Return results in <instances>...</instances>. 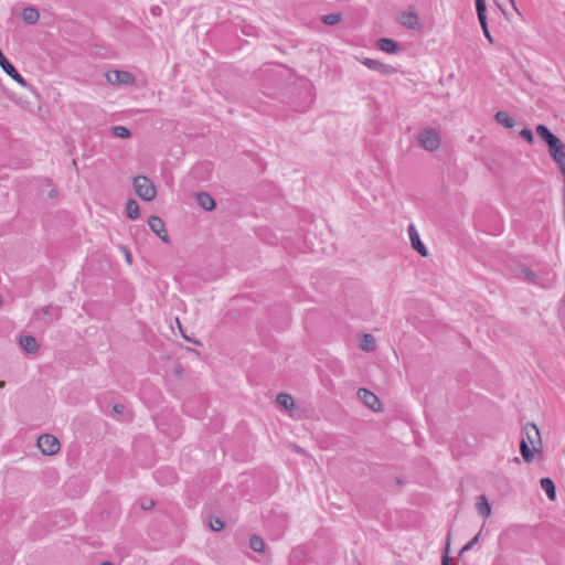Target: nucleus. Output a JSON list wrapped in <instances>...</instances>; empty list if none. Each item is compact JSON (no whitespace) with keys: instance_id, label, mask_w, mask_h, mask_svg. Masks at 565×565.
<instances>
[{"instance_id":"f257e3e1","label":"nucleus","mask_w":565,"mask_h":565,"mask_svg":"<svg viewBox=\"0 0 565 565\" xmlns=\"http://www.w3.org/2000/svg\"><path fill=\"white\" fill-rule=\"evenodd\" d=\"M524 438L520 443V451L525 462H532L534 459V450L536 445H541V434L533 423H527L523 427Z\"/></svg>"},{"instance_id":"f03ea898","label":"nucleus","mask_w":565,"mask_h":565,"mask_svg":"<svg viewBox=\"0 0 565 565\" xmlns=\"http://www.w3.org/2000/svg\"><path fill=\"white\" fill-rule=\"evenodd\" d=\"M417 142L427 151H436L441 143L439 132L434 128H425L417 135Z\"/></svg>"},{"instance_id":"7ed1b4c3","label":"nucleus","mask_w":565,"mask_h":565,"mask_svg":"<svg viewBox=\"0 0 565 565\" xmlns=\"http://www.w3.org/2000/svg\"><path fill=\"white\" fill-rule=\"evenodd\" d=\"M134 188L137 195L143 201L149 202L156 198V188L152 181L145 175H138L134 179Z\"/></svg>"},{"instance_id":"20e7f679","label":"nucleus","mask_w":565,"mask_h":565,"mask_svg":"<svg viewBox=\"0 0 565 565\" xmlns=\"http://www.w3.org/2000/svg\"><path fill=\"white\" fill-rule=\"evenodd\" d=\"M38 447L44 455H55L60 451L58 439L51 434H43L38 438Z\"/></svg>"},{"instance_id":"39448f33","label":"nucleus","mask_w":565,"mask_h":565,"mask_svg":"<svg viewBox=\"0 0 565 565\" xmlns=\"http://www.w3.org/2000/svg\"><path fill=\"white\" fill-rule=\"evenodd\" d=\"M34 316L38 321H42L43 326L47 327L61 318V308L53 305L44 306Z\"/></svg>"},{"instance_id":"423d86ee","label":"nucleus","mask_w":565,"mask_h":565,"mask_svg":"<svg viewBox=\"0 0 565 565\" xmlns=\"http://www.w3.org/2000/svg\"><path fill=\"white\" fill-rule=\"evenodd\" d=\"M106 78L113 85H132L135 83V76L127 71H111L106 74Z\"/></svg>"},{"instance_id":"0eeeda50","label":"nucleus","mask_w":565,"mask_h":565,"mask_svg":"<svg viewBox=\"0 0 565 565\" xmlns=\"http://www.w3.org/2000/svg\"><path fill=\"white\" fill-rule=\"evenodd\" d=\"M360 62L372 71H376L382 75H392L396 72V68L390 64H384L377 60L370 57H363Z\"/></svg>"},{"instance_id":"6e6552de","label":"nucleus","mask_w":565,"mask_h":565,"mask_svg":"<svg viewBox=\"0 0 565 565\" xmlns=\"http://www.w3.org/2000/svg\"><path fill=\"white\" fill-rule=\"evenodd\" d=\"M148 225H149L150 230L161 238L162 242H164V243L169 242V236L164 228V223L159 216H156V215L150 216L148 220Z\"/></svg>"},{"instance_id":"1a4fd4ad","label":"nucleus","mask_w":565,"mask_h":565,"mask_svg":"<svg viewBox=\"0 0 565 565\" xmlns=\"http://www.w3.org/2000/svg\"><path fill=\"white\" fill-rule=\"evenodd\" d=\"M360 399L364 403L365 406L373 411H377L381 407V402L379 397L366 388H360L358 392Z\"/></svg>"},{"instance_id":"9d476101","label":"nucleus","mask_w":565,"mask_h":565,"mask_svg":"<svg viewBox=\"0 0 565 565\" xmlns=\"http://www.w3.org/2000/svg\"><path fill=\"white\" fill-rule=\"evenodd\" d=\"M408 234H409V239H411V243H412V246L413 248L420 255V256H427L428 252H427V248L426 246L423 244V242L420 241V237H419V234L416 230V227L411 224L408 226Z\"/></svg>"},{"instance_id":"9b49d317","label":"nucleus","mask_w":565,"mask_h":565,"mask_svg":"<svg viewBox=\"0 0 565 565\" xmlns=\"http://www.w3.org/2000/svg\"><path fill=\"white\" fill-rule=\"evenodd\" d=\"M550 156L554 161H559V158L565 154V145L558 137L547 142Z\"/></svg>"},{"instance_id":"f8f14e48","label":"nucleus","mask_w":565,"mask_h":565,"mask_svg":"<svg viewBox=\"0 0 565 565\" xmlns=\"http://www.w3.org/2000/svg\"><path fill=\"white\" fill-rule=\"evenodd\" d=\"M399 23L407 29L415 30L419 26V18L416 12H403L399 17Z\"/></svg>"},{"instance_id":"ddd939ff","label":"nucleus","mask_w":565,"mask_h":565,"mask_svg":"<svg viewBox=\"0 0 565 565\" xmlns=\"http://www.w3.org/2000/svg\"><path fill=\"white\" fill-rule=\"evenodd\" d=\"M19 343H20L21 348L26 353H31V354L36 353L39 350V343L33 335H30V334L21 335L19 339Z\"/></svg>"},{"instance_id":"4468645a","label":"nucleus","mask_w":565,"mask_h":565,"mask_svg":"<svg viewBox=\"0 0 565 565\" xmlns=\"http://www.w3.org/2000/svg\"><path fill=\"white\" fill-rule=\"evenodd\" d=\"M476 10H477L478 20L481 25L483 35L490 43H493V39H492L491 33L488 28L486 6L478 7V8H476Z\"/></svg>"},{"instance_id":"2eb2a0df","label":"nucleus","mask_w":565,"mask_h":565,"mask_svg":"<svg viewBox=\"0 0 565 565\" xmlns=\"http://www.w3.org/2000/svg\"><path fill=\"white\" fill-rule=\"evenodd\" d=\"M154 477H156L157 481L162 484L163 483H172L177 479V475H175L174 470L171 468H168V467L158 469L154 472Z\"/></svg>"},{"instance_id":"dca6fc26","label":"nucleus","mask_w":565,"mask_h":565,"mask_svg":"<svg viewBox=\"0 0 565 565\" xmlns=\"http://www.w3.org/2000/svg\"><path fill=\"white\" fill-rule=\"evenodd\" d=\"M377 45L382 51L388 54H395L401 51L399 44L387 38L380 39Z\"/></svg>"},{"instance_id":"f3484780","label":"nucleus","mask_w":565,"mask_h":565,"mask_svg":"<svg viewBox=\"0 0 565 565\" xmlns=\"http://www.w3.org/2000/svg\"><path fill=\"white\" fill-rule=\"evenodd\" d=\"M198 204L205 211H212L215 207L214 199L206 192H200L196 195Z\"/></svg>"},{"instance_id":"a211bd4d","label":"nucleus","mask_w":565,"mask_h":565,"mask_svg":"<svg viewBox=\"0 0 565 565\" xmlns=\"http://www.w3.org/2000/svg\"><path fill=\"white\" fill-rule=\"evenodd\" d=\"M541 488L545 491L547 498L550 500H554L556 498V489L554 481L551 478H542L540 480Z\"/></svg>"},{"instance_id":"6ab92c4d","label":"nucleus","mask_w":565,"mask_h":565,"mask_svg":"<svg viewBox=\"0 0 565 565\" xmlns=\"http://www.w3.org/2000/svg\"><path fill=\"white\" fill-rule=\"evenodd\" d=\"M494 119L500 125L504 126L505 128H513L514 127V119L504 110H499L494 115Z\"/></svg>"},{"instance_id":"aec40b11","label":"nucleus","mask_w":565,"mask_h":565,"mask_svg":"<svg viewBox=\"0 0 565 565\" xmlns=\"http://www.w3.org/2000/svg\"><path fill=\"white\" fill-rule=\"evenodd\" d=\"M478 513L483 518H489L491 514V507L486 495H480L476 504Z\"/></svg>"},{"instance_id":"412c9836","label":"nucleus","mask_w":565,"mask_h":565,"mask_svg":"<svg viewBox=\"0 0 565 565\" xmlns=\"http://www.w3.org/2000/svg\"><path fill=\"white\" fill-rule=\"evenodd\" d=\"M39 11L33 7H28L22 11V19L29 24H35L39 21Z\"/></svg>"},{"instance_id":"4be33fe9","label":"nucleus","mask_w":565,"mask_h":565,"mask_svg":"<svg viewBox=\"0 0 565 565\" xmlns=\"http://www.w3.org/2000/svg\"><path fill=\"white\" fill-rule=\"evenodd\" d=\"M360 348L365 352H373L376 349L375 338L372 334H364Z\"/></svg>"},{"instance_id":"5701e85b","label":"nucleus","mask_w":565,"mask_h":565,"mask_svg":"<svg viewBox=\"0 0 565 565\" xmlns=\"http://www.w3.org/2000/svg\"><path fill=\"white\" fill-rule=\"evenodd\" d=\"M126 212H127V216L130 218V220H137L139 216H140V209H139V205L138 203L130 199L128 200L127 204H126Z\"/></svg>"},{"instance_id":"b1692460","label":"nucleus","mask_w":565,"mask_h":565,"mask_svg":"<svg viewBox=\"0 0 565 565\" xmlns=\"http://www.w3.org/2000/svg\"><path fill=\"white\" fill-rule=\"evenodd\" d=\"M277 403L285 409H291L295 406V401L291 395L286 393H279L277 395Z\"/></svg>"},{"instance_id":"393cba45","label":"nucleus","mask_w":565,"mask_h":565,"mask_svg":"<svg viewBox=\"0 0 565 565\" xmlns=\"http://www.w3.org/2000/svg\"><path fill=\"white\" fill-rule=\"evenodd\" d=\"M536 134L546 143L556 137L545 125H537Z\"/></svg>"},{"instance_id":"a878e982","label":"nucleus","mask_w":565,"mask_h":565,"mask_svg":"<svg viewBox=\"0 0 565 565\" xmlns=\"http://www.w3.org/2000/svg\"><path fill=\"white\" fill-rule=\"evenodd\" d=\"M249 546L253 551L262 553L264 552L266 544L260 536L252 535L249 537Z\"/></svg>"},{"instance_id":"bb28decb","label":"nucleus","mask_w":565,"mask_h":565,"mask_svg":"<svg viewBox=\"0 0 565 565\" xmlns=\"http://www.w3.org/2000/svg\"><path fill=\"white\" fill-rule=\"evenodd\" d=\"M111 132L115 137L127 139L131 137L130 130L125 126H114L111 127Z\"/></svg>"},{"instance_id":"cd10ccee","label":"nucleus","mask_w":565,"mask_h":565,"mask_svg":"<svg viewBox=\"0 0 565 565\" xmlns=\"http://www.w3.org/2000/svg\"><path fill=\"white\" fill-rule=\"evenodd\" d=\"M340 13H329L322 17V22L327 25H335L341 21Z\"/></svg>"},{"instance_id":"c85d7f7f","label":"nucleus","mask_w":565,"mask_h":565,"mask_svg":"<svg viewBox=\"0 0 565 565\" xmlns=\"http://www.w3.org/2000/svg\"><path fill=\"white\" fill-rule=\"evenodd\" d=\"M481 532H479L478 534H476L470 541H468L463 546L462 548L460 550V554L467 552V551H470L471 548H473V546L478 543L479 541V536H480Z\"/></svg>"},{"instance_id":"c756f323","label":"nucleus","mask_w":565,"mask_h":565,"mask_svg":"<svg viewBox=\"0 0 565 565\" xmlns=\"http://www.w3.org/2000/svg\"><path fill=\"white\" fill-rule=\"evenodd\" d=\"M225 523L220 518H214L210 521V526L213 531H221Z\"/></svg>"},{"instance_id":"7c9ffc66","label":"nucleus","mask_w":565,"mask_h":565,"mask_svg":"<svg viewBox=\"0 0 565 565\" xmlns=\"http://www.w3.org/2000/svg\"><path fill=\"white\" fill-rule=\"evenodd\" d=\"M520 136L522 139L526 140L529 143L534 141L533 132L529 128H524L520 131Z\"/></svg>"},{"instance_id":"2f4dec72","label":"nucleus","mask_w":565,"mask_h":565,"mask_svg":"<svg viewBox=\"0 0 565 565\" xmlns=\"http://www.w3.org/2000/svg\"><path fill=\"white\" fill-rule=\"evenodd\" d=\"M561 170V172L565 175V154L559 158V161H555Z\"/></svg>"},{"instance_id":"473e14b6","label":"nucleus","mask_w":565,"mask_h":565,"mask_svg":"<svg viewBox=\"0 0 565 565\" xmlns=\"http://www.w3.org/2000/svg\"><path fill=\"white\" fill-rule=\"evenodd\" d=\"M113 411L116 413V414H122L125 412V406L121 405V404H114L113 406Z\"/></svg>"},{"instance_id":"72a5a7b5","label":"nucleus","mask_w":565,"mask_h":565,"mask_svg":"<svg viewBox=\"0 0 565 565\" xmlns=\"http://www.w3.org/2000/svg\"><path fill=\"white\" fill-rule=\"evenodd\" d=\"M154 505L153 500H148L141 503L143 510H150Z\"/></svg>"},{"instance_id":"f704fd0d","label":"nucleus","mask_w":565,"mask_h":565,"mask_svg":"<svg viewBox=\"0 0 565 565\" xmlns=\"http://www.w3.org/2000/svg\"><path fill=\"white\" fill-rule=\"evenodd\" d=\"M124 252H125L126 262L128 264H132V256H131L130 252L127 248H124Z\"/></svg>"},{"instance_id":"c9c22d12","label":"nucleus","mask_w":565,"mask_h":565,"mask_svg":"<svg viewBox=\"0 0 565 565\" xmlns=\"http://www.w3.org/2000/svg\"><path fill=\"white\" fill-rule=\"evenodd\" d=\"M486 6V0H476V8Z\"/></svg>"},{"instance_id":"e433bc0d","label":"nucleus","mask_w":565,"mask_h":565,"mask_svg":"<svg viewBox=\"0 0 565 565\" xmlns=\"http://www.w3.org/2000/svg\"><path fill=\"white\" fill-rule=\"evenodd\" d=\"M182 337H183L186 341H192V340L190 339V337H186L183 332H182Z\"/></svg>"},{"instance_id":"4c0bfd02","label":"nucleus","mask_w":565,"mask_h":565,"mask_svg":"<svg viewBox=\"0 0 565 565\" xmlns=\"http://www.w3.org/2000/svg\"><path fill=\"white\" fill-rule=\"evenodd\" d=\"M311 250H312L313 253H318V252H319V249H318V248H315L313 246L311 247Z\"/></svg>"},{"instance_id":"58836bf2","label":"nucleus","mask_w":565,"mask_h":565,"mask_svg":"<svg viewBox=\"0 0 565 565\" xmlns=\"http://www.w3.org/2000/svg\"><path fill=\"white\" fill-rule=\"evenodd\" d=\"M6 383L3 381H0V388L4 387Z\"/></svg>"},{"instance_id":"ea45409f","label":"nucleus","mask_w":565,"mask_h":565,"mask_svg":"<svg viewBox=\"0 0 565 565\" xmlns=\"http://www.w3.org/2000/svg\"><path fill=\"white\" fill-rule=\"evenodd\" d=\"M100 565H113L110 562H103Z\"/></svg>"},{"instance_id":"a19ab883","label":"nucleus","mask_w":565,"mask_h":565,"mask_svg":"<svg viewBox=\"0 0 565 565\" xmlns=\"http://www.w3.org/2000/svg\"><path fill=\"white\" fill-rule=\"evenodd\" d=\"M510 1H511V3H513V0H510Z\"/></svg>"}]
</instances>
